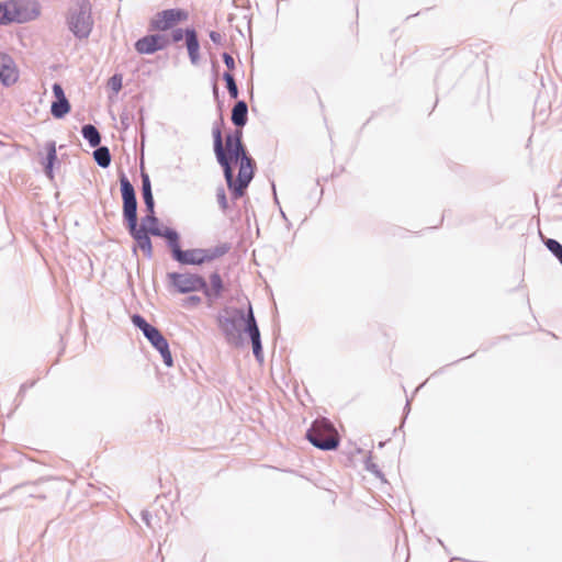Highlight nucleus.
Instances as JSON below:
<instances>
[{"instance_id":"473e14b6","label":"nucleus","mask_w":562,"mask_h":562,"mask_svg":"<svg viewBox=\"0 0 562 562\" xmlns=\"http://www.w3.org/2000/svg\"><path fill=\"white\" fill-rule=\"evenodd\" d=\"M202 302L201 297L199 295H190L183 300V306L184 307H193L200 305Z\"/></svg>"},{"instance_id":"37998d69","label":"nucleus","mask_w":562,"mask_h":562,"mask_svg":"<svg viewBox=\"0 0 562 562\" xmlns=\"http://www.w3.org/2000/svg\"><path fill=\"white\" fill-rule=\"evenodd\" d=\"M236 145H238V143H236L232 136H228L226 135V148H227V153L233 149Z\"/></svg>"},{"instance_id":"2eb2a0df","label":"nucleus","mask_w":562,"mask_h":562,"mask_svg":"<svg viewBox=\"0 0 562 562\" xmlns=\"http://www.w3.org/2000/svg\"><path fill=\"white\" fill-rule=\"evenodd\" d=\"M210 283L209 286L207 282L205 281V288L201 289V292L210 300H216L222 295V292L224 290V283L222 280L221 274L217 271H214L210 274Z\"/></svg>"},{"instance_id":"6ab92c4d","label":"nucleus","mask_w":562,"mask_h":562,"mask_svg":"<svg viewBox=\"0 0 562 562\" xmlns=\"http://www.w3.org/2000/svg\"><path fill=\"white\" fill-rule=\"evenodd\" d=\"M256 162L251 157H244L241 161H239V171L238 176L235 179L239 182H245L249 184L255 175Z\"/></svg>"},{"instance_id":"39448f33","label":"nucleus","mask_w":562,"mask_h":562,"mask_svg":"<svg viewBox=\"0 0 562 562\" xmlns=\"http://www.w3.org/2000/svg\"><path fill=\"white\" fill-rule=\"evenodd\" d=\"M120 187L123 200V221L126 227L132 226L133 228L135 224H138L136 192L123 171L120 175Z\"/></svg>"},{"instance_id":"c85d7f7f","label":"nucleus","mask_w":562,"mask_h":562,"mask_svg":"<svg viewBox=\"0 0 562 562\" xmlns=\"http://www.w3.org/2000/svg\"><path fill=\"white\" fill-rule=\"evenodd\" d=\"M159 220L156 217L155 212L154 213H147L146 216L142 218L140 226L138 228H144L145 232L150 234L151 227H159Z\"/></svg>"},{"instance_id":"58836bf2","label":"nucleus","mask_w":562,"mask_h":562,"mask_svg":"<svg viewBox=\"0 0 562 562\" xmlns=\"http://www.w3.org/2000/svg\"><path fill=\"white\" fill-rule=\"evenodd\" d=\"M183 37H186V30L183 31L182 29H175L171 33V38L175 43L182 41Z\"/></svg>"},{"instance_id":"4468645a","label":"nucleus","mask_w":562,"mask_h":562,"mask_svg":"<svg viewBox=\"0 0 562 562\" xmlns=\"http://www.w3.org/2000/svg\"><path fill=\"white\" fill-rule=\"evenodd\" d=\"M130 235L133 237V239L136 241L137 246L144 251L145 256L147 258L153 257V245L151 239L149 237V233L145 232L144 228H138V224H135L134 227L132 226L126 227Z\"/></svg>"},{"instance_id":"9b49d317","label":"nucleus","mask_w":562,"mask_h":562,"mask_svg":"<svg viewBox=\"0 0 562 562\" xmlns=\"http://www.w3.org/2000/svg\"><path fill=\"white\" fill-rule=\"evenodd\" d=\"M145 338L150 342V345L160 353L164 363L167 367L173 366V359L169 349V344L160 330L155 327L149 334L145 336Z\"/></svg>"},{"instance_id":"72a5a7b5","label":"nucleus","mask_w":562,"mask_h":562,"mask_svg":"<svg viewBox=\"0 0 562 562\" xmlns=\"http://www.w3.org/2000/svg\"><path fill=\"white\" fill-rule=\"evenodd\" d=\"M251 345H252V352H254L255 358L258 361H262L263 360V353H262L261 340L260 341H256V342H251Z\"/></svg>"},{"instance_id":"49530a36","label":"nucleus","mask_w":562,"mask_h":562,"mask_svg":"<svg viewBox=\"0 0 562 562\" xmlns=\"http://www.w3.org/2000/svg\"><path fill=\"white\" fill-rule=\"evenodd\" d=\"M5 10V2H0V24L4 25L3 11Z\"/></svg>"},{"instance_id":"423d86ee","label":"nucleus","mask_w":562,"mask_h":562,"mask_svg":"<svg viewBox=\"0 0 562 562\" xmlns=\"http://www.w3.org/2000/svg\"><path fill=\"white\" fill-rule=\"evenodd\" d=\"M168 285L181 294L199 292L205 288V279L191 272H168Z\"/></svg>"},{"instance_id":"c756f323","label":"nucleus","mask_w":562,"mask_h":562,"mask_svg":"<svg viewBox=\"0 0 562 562\" xmlns=\"http://www.w3.org/2000/svg\"><path fill=\"white\" fill-rule=\"evenodd\" d=\"M216 200H217V203H218L220 209L222 210V212L226 213L228 207H229V205H228V201H227L225 189L223 187H218L216 189Z\"/></svg>"},{"instance_id":"b1692460","label":"nucleus","mask_w":562,"mask_h":562,"mask_svg":"<svg viewBox=\"0 0 562 562\" xmlns=\"http://www.w3.org/2000/svg\"><path fill=\"white\" fill-rule=\"evenodd\" d=\"M70 103L66 97L55 100L50 105V113L55 119H63L70 112Z\"/></svg>"},{"instance_id":"79ce46f5","label":"nucleus","mask_w":562,"mask_h":562,"mask_svg":"<svg viewBox=\"0 0 562 562\" xmlns=\"http://www.w3.org/2000/svg\"><path fill=\"white\" fill-rule=\"evenodd\" d=\"M209 36H210V40L216 44V45H222V42H223V36L221 35V33L216 32V31H211L209 33Z\"/></svg>"},{"instance_id":"a878e982","label":"nucleus","mask_w":562,"mask_h":562,"mask_svg":"<svg viewBox=\"0 0 562 562\" xmlns=\"http://www.w3.org/2000/svg\"><path fill=\"white\" fill-rule=\"evenodd\" d=\"M93 159L101 168H108L111 164V153L106 146L94 147Z\"/></svg>"},{"instance_id":"0eeeda50","label":"nucleus","mask_w":562,"mask_h":562,"mask_svg":"<svg viewBox=\"0 0 562 562\" xmlns=\"http://www.w3.org/2000/svg\"><path fill=\"white\" fill-rule=\"evenodd\" d=\"M224 124V120L222 116L214 122L213 128H212V135H213V147L215 156L217 157L218 147L220 144L221 151L228 164L229 168H233V164H236L237 161H241L244 157H250L247 154L246 147L244 143H238L233 149H231L228 153L225 151L224 145H223V136H222V126Z\"/></svg>"},{"instance_id":"412c9836","label":"nucleus","mask_w":562,"mask_h":562,"mask_svg":"<svg viewBox=\"0 0 562 562\" xmlns=\"http://www.w3.org/2000/svg\"><path fill=\"white\" fill-rule=\"evenodd\" d=\"M244 331L249 336L251 342L261 340L260 330L257 325V322H256V318H255V315L252 312V307L250 304L248 305L247 319H246V324L244 326Z\"/></svg>"},{"instance_id":"2f4dec72","label":"nucleus","mask_w":562,"mask_h":562,"mask_svg":"<svg viewBox=\"0 0 562 562\" xmlns=\"http://www.w3.org/2000/svg\"><path fill=\"white\" fill-rule=\"evenodd\" d=\"M109 86L114 92L122 89V75L115 74L109 79Z\"/></svg>"},{"instance_id":"7ed1b4c3","label":"nucleus","mask_w":562,"mask_h":562,"mask_svg":"<svg viewBox=\"0 0 562 562\" xmlns=\"http://www.w3.org/2000/svg\"><path fill=\"white\" fill-rule=\"evenodd\" d=\"M41 13V5L36 0L5 1L3 11L4 25L10 23H26L35 20Z\"/></svg>"},{"instance_id":"f257e3e1","label":"nucleus","mask_w":562,"mask_h":562,"mask_svg":"<svg viewBox=\"0 0 562 562\" xmlns=\"http://www.w3.org/2000/svg\"><path fill=\"white\" fill-rule=\"evenodd\" d=\"M91 3L89 0H77L66 15V25L78 41L87 40L93 29Z\"/></svg>"},{"instance_id":"dca6fc26","label":"nucleus","mask_w":562,"mask_h":562,"mask_svg":"<svg viewBox=\"0 0 562 562\" xmlns=\"http://www.w3.org/2000/svg\"><path fill=\"white\" fill-rule=\"evenodd\" d=\"M186 45L189 54L190 61L193 65H196L200 59V43L198 40V34L194 29H186Z\"/></svg>"},{"instance_id":"ddd939ff","label":"nucleus","mask_w":562,"mask_h":562,"mask_svg":"<svg viewBox=\"0 0 562 562\" xmlns=\"http://www.w3.org/2000/svg\"><path fill=\"white\" fill-rule=\"evenodd\" d=\"M149 231L153 236L165 238L167 246L171 251V257L175 260V258L181 251L180 236L178 232L171 227H166L164 229L160 227H151Z\"/></svg>"},{"instance_id":"8fccbe9b","label":"nucleus","mask_w":562,"mask_h":562,"mask_svg":"<svg viewBox=\"0 0 562 562\" xmlns=\"http://www.w3.org/2000/svg\"><path fill=\"white\" fill-rule=\"evenodd\" d=\"M213 91H214L215 95H217V91H218V89H217V86H216V85H214V86H213Z\"/></svg>"},{"instance_id":"5701e85b","label":"nucleus","mask_w":562,"mask_h":562,"mask_svg":"<svg viewBox=\"0 0 562 562\" xmlns=\"http://www.w3.org/2000/svg\"><path fill=\"white\" fill-rule=\"evenodd\" d=\"M82 137L88 142L90 147H97L101 143V134L92 124H86L81 128Z\"/></svg>"},{"instance_id":"bb28decb","label":"nucleus","mask_w":562,"mask_h":562,"mask_svg":"<svg viewBox=\"0 0 562 562\" xmlns=\"http://www.w3.org/2000/svg\"><path fill=\"white\" fill-rule=\"evenodd\" d=\"M131 319H132L133 325L136 328H138L143 333L144 336L149 334L155 328V326L149 324L140 314L132 315Z\"/></svg>"},{"instance_id":"f8f14e48","label":"nucleus","mask_w":562,"mask_h":562,"mask_svg":"<svg viewBox=\"0 0 562 562\" xmlns=\"http://www.w3.org/2000/svg\"><path fill=\"white\" fill-rule=\"evenodd\" d=\"M19 74L13 58L3 52H0V83L10 87L16 82Z\"/></svg>"},{"instance_id":"e433bc0d","label":"nucleus","mask_w":562,"mask_h":562,"mask_svg":"<svg viewBox=\"0 0 562 562\" xmlns=\"http://www.w3.org/2000/svg\"><path fill=\"white\" fill-rule=\"evenodd\" d=\"M142 519L148 528L155 530V525L153 522V515L148 510L142 512Z\"/></svg>"},{"instance_id":"f03ea898","label":"nucleus","mask_w":562,"mask_h":562,"mask_svg":"<svg viewBox=\"0 0 562 562\" xmlns=\"http://www.w3.org/2000/svg\"><path fill=\"white\" fill-rule=\"evenodd\" d=\"M306 438L314 447L324 451L335 450L339 446V437L327 418L314 420L306 431Z\"/></svg>"},{"instance_id":"c9c22d12","label":"nucleus","mask_w":562,"mask_h":562,"mask_svg":"<svg viewBox=\"0 0 562 562\" xmlns=\"http://www.w3.org/2000/svg\"><path fill=\"white\" fill-rule=\"evenodd\" d=\"M366 469L369 472L373 473L375 476L382 477V472L380 471L379 467L375 463L371 462L370 459L367 460L366 462Z\"/></svg>"},{"instance_id":"a211bd4d","label":"nucleus","mask_w":562,"mask_h":562,"mask_svg":"<svg viewBox=\"0 0 562 562\" xmlns=\"http://www.w3.org/2000/svg\"><path fill=\"white\" fill-rule=\"evenodd\" d=\"M231 120L236 127H244L248 121V105L244 100H238L233 109Z\"/></svg>"},{"instance_id":"de8ad7c7","label":"nucleus","mask_w":562,"mask_h":562,"mask_svg":"<svg viewBox=\"0 0 562 562\" xmlns=\"http://www.w3.org/2000/svg\"><path fill=\"white\" fill-rule=\"evenodd\" d=\"M34 385V382H32L30 385L27 384H22L21 389H20V392H24L27 387H31Z\"/></svg>"},{"instance_id":"7c9ffc66","label":"nucleus","mask_w":562,"mask_h":562,"mask_svg":"<svg viewBox=\"0 0 562 562\" xmlns=\"http://www.w3.org/2000/svg\"><path fill=\"white\" fill-rule=\"evenodd\" d=\"M19 488H27L26 491V496L29 498H33V497H36V498H40V499H45V495L44 494H41L36 491V486L35 484L33 485H23V486H15L12 492L19 490Z\"/></svg>"},{"instance_id":"f704fd0d","label":"nucleus","mask_w":562,"mask_h":562,"mask_svg":"<svg viewBox=\"0 0 562 562\" xmlns=\"http://www.w3.org/2000/svg\"><path fill=\"white\" fill-rule=\"evenodd\" d=\"M222 58L228 70L235 69V60L231 54L224 52Z\"/></svg>"},{"instance_id":"6e6552de","label":"nucleus","mask_w":562,"mask_h":562,"mask_svg":"<svg viewBox=\"0 0 562 562\" xmlns=\"http://www.w3.org/2000/svg\"><path fill=\"white\" fill-rule=\"evenodd\" d=\"M187 16V12L181 9L162 10L150 20L149 31H168Z\"/></svg>"},{"instance_id":"1a4fd4ad","label":"nucleus","mask_w":562,"mask_h":562,"mask_svg":"<svg viewBox=\"0 0 562 562\" xmlns=\"http://www.w3.org/2000/svg\"><path fill=\"white\" fill-rule=\"evenodd\" d=\"M169 45L168 36L156 33L140 37L135 42L134 47L138 54L150 55L167 48Z\"/></svg>"},{"instance_id":"4be33fe9","label":"nucleus","mask_w":562,"mask_h":562,"mask_svg":"<svg viewBox=\"0 0 562 562\" xmlns=\"http://www.w3.org/2000/svg\"><path fill=\"white\" fill-rule=\"evenodd\" d=\"M175 260L181 265L201 266L200 248L183 250L178 254Z\"/></svg>"},{"instance_id":"20e7f679","label":"nucleus","mask_w":562,"mask_h":562,"mask_svg":"<svg viewBox=\"0 0 562 562\" xmlns=\"http://www.w3.org/2000/svg\"><path fill=\"white\" fill-rule=\"evenodd\" d=\"M247 313L243 308L226 311V315H220L218 327L228 344L238 346L241 342V326L246 324Z\"/></svg>"},{"instance_id":"aec40b11","label":"nucleus","mask_w":562,"mask_h":562,"mask_svg":"<svg viewBox=\"0 0 562 562\" xmlns=\"http://www.w3.org/2000/svg\"><path fill=\"white\" fill-rule=\"evenodd\" d=\"M229 245L224 243L211 248H200L202 265L223 257L229 251Z\"/></svg>"},{"instance_id":"4c0bfd02","label":"nucleus","mask_w":562,"mask_h":562,"mask_svg":"<svg viewBox=\"0 0 562 562\" xmlns=\"http://www.w3.org/2000/svg\"><path fill=\"white\" fill-rule=\"evenodd\" d=\"M228 94L232 99H237L239 91L236 81H233L226 86Z\"/></svg>"},{"instance_id":"f3484780","label":"nucleus","mask_w":562,"mask_h":562,"mask_svg":"<svg viewBox=\"0 0 562 562\" xmlns=\"http://www.w3.org/2000/svg\"><path fill=\"white\" fill-rule=\"evenodd\" d=\"M142 178V196L144 200L145 209L147 213H154L155 200L151 191V182L147 172H140Z\"/></svg>"},{"instance_id":"cd10ccee","label":"nucleus","mask_w":562,"mask_h":562,"mask_svg":"<svg viewBox=\"0 0 562 562\" xmlns=\"http://www.w3.org/2000/svg\"><path fill=\"white\" fill-rule=\"evenodd\" d=\"M544 245L562 266V244L553 238H547Z\"/></svg>"},{"instance_id":"9d476101","label":"nucleus","mask_w":562,"mask_h":562,"mask_svg":"<svg viewBox=\"0 0 562 562\" xmlns=\"http://www.w3.org/2000/svg\"><path fill=\"white\" fill-rule=\"evenodd\" d=\"M217 147H220V144L217 145ZM217 162L223 168L227 187L232 193V199L238 200L239 198H241L245 194L246 189L248 188L249 184H246L244 181L239 182V181L235 180L233 168H229L228 164L226 162V160L221 151V148H218V153H217Z\"/></svg>"},{"instance_id":"c03bdc74","label":"nucleus","mask_w":562,"mask_h":562,"mask_svg":"<svg viewBox=\"0 0 562 562\" xmlns=\"http://www.w3.org/2000/svg\"><path fill=\"white\" fill-rule=\"evenodd\" d=\"M223 79H224V81L226 82V86H227L228 83H231V82L235 81L234 76H233L229 71H225V72L223 74Z\"/></svg>"},{"instance_id":"a18cd8bd","label":"nucleus","mask_w":562,"mask_h":562,"mask_svg":"<svg viewBox=\"0 0 562 562\" xmlns=\"http://www.w3.org/2000/svg\"><path fill=\"white\" fill-rule=\"evenodd\" d=\"M121 124L122 126L126 130L128 126H130V117L127 114H122L121 115Z\"/></svg>"},{"instance_id":"a19ab883","label":"nucleus","mask_w":562,"mask_h":562,"mask_svg":"<svg viewBox=\"0 0 562 562\" xmlns=\"http://www.w3.org/2000/svg\"><path fill=\"white\" fill-rule=\"evenodd\" d=\"M243 127H237L235 131L228 133L227 135L228 136H232V138L236 142V143H243V131H241Z\"/></svg>"},{"instance_id":"393cba45","label":"nucleus","mask_w":562,"mask_h":562,"mask_svg":"<svg viewBox=\"0 0 562 562\" xmlns=\"http://www.w3.org/2000/svg\"><path fill=\"white\" fill-rule=\"evenodd\" d=\"M46 162H45V173L49 179H53V166L55 161L57 160V154H56V144L55 142L50 140L46 143Z\"/></svg>"},{"instance_id":"09e8293b","label":"nucleus","mask_w":562,"mask_h":562,"mask_svg":"<svg viewBox=\"0 0 562 562\" xmlns=\"http://www.w3.org/2000/svg\"><path fill=\"white\" fill-rule=\"evenodd\" d=\"M409 409H411V402H409V400H407L404 411L407 414L409 412Z\"/></svg>"},{"instance_id":"ea45409f","label":"nucleus","mask_w":562,"mask_h":562,"mask_svg":"<svg viewBox=\"0 0 562 562\" xmlns=\"http://www.w3.org/2000/svg\"><path fill=\"white\" fill-rule=\"evenodd\" d=\"M53 93H54L55 100H59L63 97H66L65 92H64V89H63V87L59 83H54L53 85Z\"/></svg>"}]
</instances>
